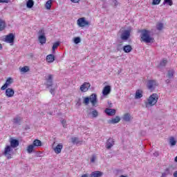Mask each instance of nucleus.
Returning <instances> with one entry per match:
<instances>
[{"instance_id": "nucleus-20", "label": "nucleus", "mask_w": 177, "mask_h": 177, "mask_svg": "<svg viewBox=\"0 0 177 177\" xmlns=\"http://www.w3.org/2000/svg\"><path fill=\"white\" fill-rule=\"evenodd\" d=\"M101 176H103V172L100 171H93L90 175V177H101Z\"/></svg>"}, {"instance_id": "nucleus-17", "label": "nucleus", "mask_w": 177, "mask_h": 177, "mask_svg": "<svg viewBox=\"0 0 177 177\" xmlns=\"http://www.w3.org/2000/svg\"><path fill=\"white\" fill-rule=\"evenodd\" d=\"M23 118L20 116H17L13 118L12 120V124H15V125H21V120Z\"/></svg>"}, {"instance_id": "nucleus-50", "label": "nucleus", "mask_w": 177, "mask_h": 177, "mask_svg": "<svg viewBox=\"0 0 177 177\" xmlns=\"http://www.w3.org/2000/svg\"><path fill=\"white\" fill-rule=\"evenodd\" d=\"M71 2H73L74 3H78L80 2V0H71Z\"/></svg>"}, {"instance_id": "nucleus-45", "label": "nucleus", "mask_w": 177, "mask_h": 177, "mask_svg": "<svg viewBox=\"0 0 177 177\" xmlns=\"http://www.w3.org/2000/svg\"><path fill=\"white\" fill-rule=\"evenodd\" d=\"M81 102H82L81 98H78L77 103H76V106H77V107H80L81 104H82V103Z\"/></svg>"}, {"instance_id": "nucleus-8", "label": "nucleus", "mask_w": 177, "mask_h": 177, "mask_svg": "<svg viewBox=\"0 0 177 177\" xmlns=\"http://www.w3.org/2000/svg\"><path fill=\"white\" fill-rule=\"evenodd\" d=\"M5 42H8V44H13V42H15V35H13V33H10L6 35Z\"/></svg>"}, {"instance_id": "nucleus-35", "label": "nucleus", "mask_w": 177, "mask_h": 177, "mask_svg": "<svg viewBox=\"0 0 177 177\" xmlns=\"http://www.w3.org/2000/svg\"><path fill=\"white\" fill-rule=\"evenodd\" d=\"M50 8H52V0H48L46 3V9H50Z\"/></svg>"}, {"instance_id": "nucleus-47", "label": "nucleus", "mask_w": 177, "mask_h": 177, "mask_svg": "<svg viewBox=\"0 0 177 177\" xmlns=\"http://www.w3.org/2000/svg\"><path fill=\"white\" fill-rule=\"evenodd\" d=\"M10 0H0V3H9Z\"/></svg>"}, {"instance_id": "nucleus-31", "label": "nucleus", "mask_w": 177, "mask_h": 177, "mask_svg": "<svg viewBox=\"0 0 177 177\" xmlns=\"http://www.w3.org/2000/svg\"><path fill=\"white\" fill-rule=\"evenodd\" d=\"M26 6L27 8H28L29 9H31V8H32V6H34V1L32 0H28L26 2Z\"/></svg>"}, {"instance_id": "nucleus-10", "label": "nucleus", "mask_w": 177, "mask_h": 177, "mask_svg": "<svg viewBox=\"0 0 177 177\" xmlns=\"http://www.w3.org/2000/svg\"><path fill=\"white\" fill-rule=\"evenodd\" d=\"M92 106H95L96 103H97V95L95 93H93L88 97Z\"/></svg>"}, {"instance_id": "nucleus-21", "label": "nucleus", "mask_w": 177, "mask_h": 177, "mask_svg": "<svg viewBox=\"0 0 177 177\" xmlns=\"http://www.w3.org/2000/svg\"><path fill=\"white\" fill-rule=\"evenodd\" d=\"M105 113L107 115H115V109L107 108L105 109Z\"/></svg>"}, {"instance_id": "nucleus-23", "label": "nucleus", "mask_w": 177, "mask_h": 177, "mask_svg": "<svg viewBox=\"0 0 177 177\" xmlns=\"http://www.w3.org/2000/svg\"><path fill=\"white\" fill-rule=\"evenodd\" d=\"M143 97V91L142 90H137L136 92L135 99H140Z\"/></svg>"}, {"instance_id": "nucleus-56", "label": "nucleus", "mask_w": 177, "mask_h": 177, "mask_svg": "<svg viewBox=\"0 0 177 177\" xmlns=\"http://www.w3.org/2000/svg\"><path fill=\"white\" fill-rule=\"evenodd\" d=\"M174 161H175V162H177V156L175 157Z\"/></svg>"}, {"instance_id": "nucleus-14", "label": "nucleus", "mask_w": 177, "mask_h": 177, "mask_svg": "<svg viewBox=\"0 0 177 177\" xmlns=\"http://www.w3.org/2000/svg\"><path fill=\"white\" fill-rule=\"evenodd\" d=\"M6 96H7V97H13V96H15V90L10 88H6Z\"/></svg>"}, {"instance_id": "nucleus-48", "label": "nucleus", "mask_w": 177, "mask_h": 177, "mask_svg": "<svg viewBox=\"0 0 177 177\" xmlns=\"http://www.w3.org/2000/svg\"><path fill=\"white\" fill-rule=\"evenodd\" d=\"M113 6L116 8V6H118V1L117 0H113Z\"/></svg>"}, {"instance_id": "nucleus-26", "label": "nucleus", "mask_w": 177, "mask_h": 177, "mask_svg": "<svg viewBox=\"0 0 177 177\" xmlns=\"http://www.w3.org/2000/svg\"><path fill=\"white\" fill-rule=\"evenodd\" d=\"M35 149V147L32 144L28 146L26 150L29 154H31V153L34 151Z\"/></svg>"}, {"instance_id": "nucleus-25", "label": "nucleus", "mask_w": 177, "mask_h": 177, "mask_svg": "<svg viewBox=\"0 0 177 177\" xmlns=\"http://www.w3.org/2000/svg\"><path fill=\"white\" fill-rule=\"evenodd\" d=\"M46 60L48 63H53V62H55V55L53 54L47 55Z\"/></svg>"}, {"instance_id": "nucleus-24", "label": "nucleus", "mask_w": 177, "mask_h": 177, "mask_svg": "<svg viewBox=\"0 0 177 177\" xmlns=\"http://www.w3.org/2000/svg\"><path fill=\"white\" fill-rule=\"evenodd\" d=\"M35 148V147H39L41 146H42V142H41V140L36 139L33 141L32 144Z\"/></svg>"}, {"instance_id": "nucleus-40", "label": "nucleus", "mask_w": 177, "mask_h": 177, "mask_svg": "<svg viewBox=\"0 0 177 177\" xmlns=\"http://www.w3.org/2000/svg\"><path fill=\"white\" fill-rule=\"evenodd\" d=\"M91 114H92V115H93V117L94 118H96V117H97V115H99V113H98L97 111H96V110L93 111L91 112Z\"/></svg>"}, {"instance_id": "nucleus-32", "label": "nucleus", "mask_w": 177, "mask_h": 177, "mask_svg": "<svg viewBox=\"0 0 177 177\" xmlns=\"http://www.w3.org/2000/svg\"><path fill=\"white\" fill-rule=\"evenodd\" d=\"M169 143L170 146H175L176 145V141L175 140V138L174 137H171L169 138Z\"/></svg>"}, {"instance_id": "nucleus-42", "label": "nucleus", "mask_w": 177, "mask_h": 177, "mask_svg": "<svg viewBox=\"0 0 177 177\" xmlns=\"http://www.w3.org/2000/svg\"><path fill=\"white\" fill-rule=\"evenodd\" d=\"M81 42V38L80 37H75L74 38V43L76 44H80Z\"/></svg>"}, {"instance_id": "nucleus-18", "label": "nucleus", "mask_w": 177, "mask_h": 177, "mask_svg": "<svg viewBox=\"0 0 177 177\" xmlns=\"http://www.w3.org/2000/svg\"><path fill=\"white\" fill-rule=\"evenodd\" d=\"M10 147H12L13 149H16L17 146H19V140L16 139L11 138L10 140Z\"/></svg>"}, {"instance_id": "nucleus-44", "label": "nucleus", "mask_w": 177, "mask_h": 177, "mask_svg": "<svg viewBox=\"0 0 177 177\" xmlns=\"http://www.w3.org/2000/svg\"><path fill=\"white\" fill-rule=\"evenodd\" d=\"M62 124L63 125L64 128H67V124L65 120L62 119L61 120Z\"/></svg>"}, {"instance_id": "nucleus-49", "label": "nucleus", "mask_w": 177, "mask_h": 177, "mask_svg": "<svg viewBox=\"0 0 177 177\" xmlns=\"http://www.w3.org/2000/svg\"><path fill=\"white\" fill-rule=\"evenodd\" d=\"M50 93H51V95H55V88H50Z\"/></svg>"}, {"instance_id": "nucleus-43", "label": "nucleus", "mask_w": 177, "mask_h": 177, "mask_svg": "<svg viewBox=\"0 0 177 177\" xmlns=\"http://www.w3.org/2000/svg\"><path fill=\"white\" fill-rule=\"evenodd\" d=\"M161 0H153L152 5H160Z\"/></svg>"}, {"instance_id": "nucleus-5", "label": "nucleus", "mask_w": 177, "mask_h": 177, "mask_svg": "<svg viewBox=\"0 0 177 177\" xmlns=\"http://www.w3.org/2000/svg\"><path fill=\"white\" fill-rule=\"evenodd\" d=\"M77 23L79 27H85L86 26H89V21H86L85 17L78 19Z\"/></svg>"}, {"instance_id": "nucleus-29", "label": "nucleus", "mask_w": 177, "mask_h": 177, "mask_svg": "<svg viewBox=\"0 0 177 177\" xmlns=\"http://www.w3.org/2000/svg\"><path fill=\"white\" fill-rule=\"evenodd\" d=\"M71 142L73 145H80L82 143V141H79L78 138L73 137L71 138Z\"/></svg>"}, {"instance_id": "nucleus-38", "label": "nucleus", "mask_w": 177, "mask_h": 177, "mask_svg": "<svg viewBox=\"0 0 177 177\" xmlns=\"http://www.w3.org/2000/svg\"><path fill=\"white\" fill-rule=\"evenodd\" d=\"M89 97H86L84 99L83 103L84 104H85L86 106H88V104H89Z\"/></svg>"}, {"instance_id": "nucleus-53", "label": "nucleus", "mask_w": 177, "mask_h": 177, "mask_svg": "<svg viewBox=\"0 0 177 177\" xmlns=\"http://www.w3.org/2000/svg\"><path fill=\"white\" fill-rule=\"evenodd\" d=\"M165 176H167V174L162 173V177H165Z\"/></svg>"}, {"instance_id": "nucleus-55", "label": "nucleus", "mask_w": 177, "mask_h": 177, "mask_svg": "<svg viewBox=\"0 0 177 177\" xmlns=\"http://www.w3.org/2000/svg\"><path fill=\"white\" fill-rule=\"evenodd\" d=\"M81 177H88V174H83Z\"/></svg>"}, {"instance_id": "nucleus-27", "label": "nucleus", "mask_w": 177, "mask_h": 177, "mask_svg": "<svg viewBox=\"0 0 177 177\" xmlns=\"http://www.w3.org/2000/svg\"><path fill=\"white\" fill-rule=\"evenodd\" d=\"M6 28V23H5V21L0 19V31H3L5 28Z\"/></svg>"}, {"instance_id": "nucleus-41", "label": "nucleus", "mask_w": 177, "mask_h": 177, "mask_svg": "<svg viewBox=\"0 0 177 177\" xmlns=\"http://www.w3.org/2000/svg\"><path fill=\"white\" fill-rule=\"evenodd\" d=\"M165 3H168L169 6H172V0H164L163 5H165Z\"/></svg>"}, {"instance_id": "nucleus-22", "label": "nucleus", "mask_w": 177, "mask_h": 177, "mask_svg": "<svg viewBox=\"0 0 177 177\" xmlns=\"http://www.w3.org/2000/svg\"><path fill=\"white\" fill-rule=\"evenodd\" d=\"M123 50L125 53H129L132 52V46L126 45L123 46Z\"/></svg>"}, {"instance_id": "nucleus-36", "label": "nucleus", "mask_w": 177, "mask_h": 177, "mask_svg": "<svg viewBox=\"0 0 177 177\" xmlns=\"http://www.w3.org/2000/svg\"><path fill=\"white\" fill-rule=\"evenodd\" d=\"M174 169H175V167L174 165H170L168 168L165 169V171L166 172H168V174H169L171 171H174Z\"/></svg>"}, {"instance_id": "nucleus-34", "label": "nucleus", "mask_w": 177, "mask_h": 177, "mask_svg": "<svg viewBox=\"0 0 177 177\" xmlns=\"http://www.w3.org/2000/svg\"><path fill=\"white\" fill-rule=\"evenodd\" d=\"M156 28L158 30V31H161L164 28V24L162 23H158L156 25Z\"/></svg>"}, {"instance_id": "nucleus-51", "label": "nucleus", "mask_w": 177, "mask_h": 177, "mask_svg": "<svg viewBox=\"0 0 177 177\" xmlns=\"http://www.w3.org/2000/svg\"><path fill=\"white\" fill-rule=\"evenodd\" d=\"M153 156H154L155 157H158V152H155V153H153Z\"/></svg>"}, {"instance_id": "nucleus-28", "label": "nucleus", "mask_w": 177, "mask_h": 177, "mask_svg": "<svg viewBox=\"0 0 177 177\" xmlns=\"http://www.w3.org/2000/svg\"><path fill=\"white\" fill-rule=\"evenodd\" d=\"M120 121H121V118L119 116H116L115 118L109 120V122H111V124H118Z\"/></svg>"}, {"instance_id": "nucleus-54", "label": "nucleus", "mask_w": 177, "mask_h": 177, "mask_svg": "<svg viewBox=\"0 0 177 177\" xmlns=\"http://www.w3.org/2000/svg\"><path fill=\"white\" fill-rule=\"evenodd\" d=\"M170 82H171V81H170L169 79H167V80H166V83H167V84H169Z\"/></svg>"}, {"instance_id": "nucleus-9", "label": "nucleus", "mask_w": 177, "mask_h": 177, "mask_svg": "<svg viewBox=\"0 0 177 177\" xmlns=\"http://www.w3.org/2000/svg\"><path fill=\"white\" fill-rule=\"evenodd\" d=\"M115 143V140L111 138H109L106 143V149L108 150H110V149L112 148L113 146H114Z\"/></svg>"}, {"instance_id": "nucleus-37", "label": "nucleus", "mask_w": 177, "mask_h": 177, "mask_svg": "<svg viewBox=\"0 0 177 177\" xmlns=\"http://www.w3.org/2000/svg\"><path fill=\"white\" fill-rule=\"evenodd\" d=\"M167 63H168V61L167 59H163L160 62V66L161 67H165L167 66Z\"/></svg>"}, {"instance_id": "nucleus-13", "label": "nucleus", "mask_w": 177, "mask_h": 177, "mask_svg": "<svg viewBox=\"0 0 177 177\" xmlns=\"http://www.w3.org/2000/svg\"><path fill=\"white\" fill-rule=\"evenodd\" d=\"M110 92H111V86L109 85L105 86L102 90V95L107 96V95H110Z\"/></svg>"}, {"instance_id": "nucleus-7", "label": "nucleus", "mask_w": 177, "mask_h": 177, "mask_svg": "<svg viewBox=\"0 0 177 177\" xmlns=\"http://www.w3.org/2000/svg\"><path fill=\"white\" fill-rule=\"evenodd\" d=\"M13 84V79L12 77H8L6 80V83L1 86V91H5L8 86H10Z\"/></svg>"}, {"instance_id": "nucleus-39", "label": "nucleus", "mask_w": 177, "mask_h": 177, "mask_svg": "<svg viewBox=\"0 0 177 177\" xmlns=\"http://www.w3.org/2000/svg\"><path fill=\"white\" fill-rule=\"evenodd\" d=\"M30 68H28V66H24L21 68V71L22 73H27V71H29Z\"/></svg>"}, {"instance_id": "nucleus-30", "label": "nucleus", "mask_w": 177, "mask_h": 177, "mask_svg": "<svg viewBox=\"0 0 177 177\" xmlns=\"http://www.w3.org/2000/svg\"><path fill=\"white\" fill-rule=\"evenodd\" d=\"M174 74H175V71L174 69H171L167 71V77L168 78H173L174 77Z\"/></svg>"}, {"instance_id": "nucleus-33", "label": "nucleus", "mask_w": 177, "mask_h": 177, "mask_svg": "<svg viewBox=\"0 0 177 177\" xmlns=\"http://www.w3.org/2000/svg\"><path fill=\"white\" fill-rule=\"evenodd\" d=\"M60 46V42L57 41L55 43L53 44V53H55V52L56 51V48H57V46Z\"/></svg>"}, {"instance_id": "nucleus-3", "label": "nucleus", "mask_w": 177, "mask_h": 177, "mask_svg": "<svg viewBox=\"0 0 177 177\" xmlns=\"http://www.w3.org/2000/svg\"><path fill=\"white\" fill-rule=\"evenodd\" d=\"M38 35V40L41 44V45L46 44V36H45V30L44 29L39 30Z\"/></svg>"}, {"instance_id": "nucleus-6", "label": "nucleus", "mask_w": 177, "mask_h": 177, "mask_svg": "<svg viewBox=\"0 0 177 177\" xmlns=\"http://www.w3.org/2000/svg\"><path fill=\"white\" fill-rule=\"evenodd\" d=\"M129 37H131V32L128 30H124L120 35L122 41H128Z\"/></svg>"}, {"instance_id": "nucleus-16", "label": "nucleus", "mask_w": 177, "mask_h": 177, "mask_svg": "<svg viewBox=\"0 0 177 177\" xmlns=\"http://www.w3.org/2000/svg\"><path fill=\"white\" fill-rule=\"evenodd\" d=\"M132 116L129 113H124L122 116L123 121H125L126 122H129L132 120Z\"/></svg>"}, {"instance_id": "nucleus-1", "label": "nucleus", "mask_w": 177, "mask_h": 177, "mask_svg": "<svg viewBox=\"0 0 177 177\" xmlns=\"http://www.w3.org/2000/svg\"><path fill=\"white\" fill-rule=\"evenodd\" d=\"M141 39L145 44H151L153 42L154 39L150 36V30H142L141 31Z\"/></svg>"}, {"instance_id": "nucleus-19", "label": "nucleus", "mask_w": 177, "mask_h": 177, "mask_svg": "<svg viewBox=\"0 0 177 177\" xmlns=\"http://www.w3.org/2000/svg\"><path fill=\"white\" fill-rule=\"evenodd\" d=\"M63 149V144L60 143L58 144L55 148L54 149V151L55 153H56L57 154H60V153H62V149Z\"/></svg>"}, {"instance_id": "nucleus-12", "label": "nucleus", "mask_w": 177, "mask_h": 177, "mask_svg": "<svg viewBox=\"0 0 177 177\" xmlns=\"http://www.w3.org/2000/svg\"><path fill=\"white\" fill-rule=\"evenodd\" d=\"M46 80L47 82V88H49V86H52V85H53V75H48Z\"/></svg>"}, {"instance_id": "nucleus-46", "label": "nucleus", "mask_w": 177, "mask_h": 177, "mask_svg": "<svg viewBox=\"0 0 177 177\" xmlns=\"http://www.w3.org/2000/svg\"><path fill=\"white\" fill-rule=\"evenodd\" d=\"M95 161H96V156L95 155H93L91 158V162H95Z\"/></svg>"}, {"instance_id": "nucleus-57", "label": "nucleus", "mask_w": 177, "mask_h": 177, "mask_svg": "<svg viewBox=\"0 0 177 177\" xmlns=\"http://www.w3.org/2000/svg\"><path fill=\"white\" fill-rule=\"evenodd\" d=\"M2 49V45L0 44V50Z\"/></svg>"}, {"instance_id": "nucleus-4", "label": "nucleus", "mask_w": 177, "mask_h": 177, "mask_svg": "<svg viewBox=\"0 0 177 177\" xmlns=\"http://www.w3.org/2000/svg\"><path fill=\"white\" fill-rule=\"evenodd\" d=\"M158 84L156 80H149L147 83V86L151 92H153L156 89V86H158Z\"/></svg>"}, {"instance_id": "nucleus-52", "label": "nucleus", "mask_w": 177, "mask_h": 177, "mask_svg": "<svg viewBox=\"0 0 177 177\" xmlns=\"http://www.w3.org/2000/svg\"><path fill=\"white\" fill-rule=\"evenodd\" d=\"M173 176H174V177H177V171H176L174 173Z\"/></svg>"}, {"instance_id": "nucleus-2", "label": "nucleus", "mask_w": 177, "mask_h": 177, "mask_svg": "<svg viewBox=\"0 0 177 177\" xmlns=\"http://www.w3.org/2000/svg\"><path fill=\"white\" fill-rule=\"evenodd\" d=\"M158 102V93H153L151 95L149 98L147 99V102H145V107H153L155 106Z\"/></svg>"}, {"instance_id": "nucleus-11", "label": "nucleus", "mask_w": 177, "mask_h": 177, "mask_svg": "<svg viewBox=\"0 0 177 177\" xmlns=\"http://www.w3.org/2000/svg\"><path fill=\"white\" fill-rule=\"evenodd\" d=\"M10 151H12V147L7 145L4 149V156H6L8 160L12 158V156H10Z\"/></svg>"}, {"instance_id": "nucleus-15", "label": "nucleus", "mask_w": 177, "mask_h": 177, "mask_svg": "<svg viewBox=\"0 0 177 177\" xmlns=\"http://www.w3.org/2000/svg\"><path fill=\"white\" fill-rule=\"evenodd\" d=\"M89 88H91V84L85 82L80 86V91L82 92H87Z\"/></svg>"}]
</instances>
